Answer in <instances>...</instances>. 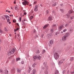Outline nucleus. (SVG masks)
Instances as JSON below:
<instances>
[{
	"instance_id": "obj_18",
	"label": "nucleus",
	"mask_w": 74,
	"mask_h": 74,
	"mask_svg": "<svg viewBox=\"0 0 74 74\" xmlns=\"http://www.w3.org/2000/svg\"><path fill=\"white\" fill-rule=\"evenodd\" d=\"M59 73V71L57 70H56L55 71L54 74H58Z\"/></svg>"
},
{
	"instance_id": "obj_11",
	"label": "nucleus",
	"mask_w": 74,
	"mask_h": 74,
	"mask_svg": "<svg viewBox=\"0 0 74 74\" xmlns=\"http://www.w3.org/2000/svg\"><path fill=\"white\" fill-rule=\"evenodd\" d=\"M51 36H52V34H49L47 35V37H48V38H50Z\"/></svg>"
},
{
	"instance_id": "obj_62",
	"label": "nucleus",
	"mask_w": 74,
	"mask_h": 74,
	"mask_svg": "<svg viewBox=\"0 0 74 74\" xmlns=\"http://www.w3.org/2000/svg\"><path fill=\"white\" fill-rule=\"evenodd\" d=\"M42 69H43V70L45 69V68H44V67H43L42 68Z\"/></svg>"
},
{
	"instance_id": "obj_14",
	"label": "nucleus",
	"mask_w": 74,
	"mask_h": 74,
	"mask_svg": "<svg viewBox=\"0 0 74 74\" xmlns=\"http://www.w3.org/2000/svg\"><path fill=\"white\" fill-rule=\"evenodd\" d=\"M41 57L40 56H37V59L38 60H40L41 59Z\"/></svg>"
},
{
	"instance_id": "obj_23",
	"label": "nucleus",
	"mask_w": 74,
	"mask_h": 74,
	"mask_svg": "<svg viewBox=\"0 0 74 74\" xmlns=\"http://www.w3.org/2000/svg\"><path fill=\"white\" fill-rule=\"evenodd\" d=\"M66 16H67L68 18H69V17H70V14H66Z\"/></svg>"
},
{
	"instance_id": "obj_53",
	"label": "nucleus",
	"mask_w": 74,
	"mask_h": 74,
	"mask_svg": "<svg viewBox=\"0 0 74 74\" xmlns=\"http://www.w3.org/2000/svg\"><path fill=\"white\" fill-rule=\"evenodd\" d=\"M53 27H56V25L55 24H53Z\"/></svg>"
},
{
	"instance_id": "obj_54",
	"label": "nucleus",
	"mask_w": 74,
	"mask_h": 74,
	"mask_svg": "<svg viewBox=\"0 0 74 74\" xmlns=\"http://www.w3.org/2000/svg\"><path fill=\"white\" fill-rule=\"evenodd\" d=\"M71 74H74V71L73 72H71Z\"/></svg>"
},
{
	"instance_id": "obj_22",
	"label": "nucleus",
	"mask_w": 74,
	"mask_h": 74,
	"mask_svg": "<svg viewBox=\"0 0 74 74\" xmlns=\"http://www.w3.org/2000/svg\"><path fill=\"white\" fill-rule=\"evenodd\" d=\"M63 28V25H62L60 26L59 27L60 29H61L62 28Z\"/></svg>"
},
{
	"instance_id": "obj_30",
	"label": "nucleus",
	"mask_w": 74,
	"mask_h": 74,
	"mask_svg": "<svg viewBox=\"0 0 74 74\" xmlns=\"http://www.w3.org/2000/svg\"><path fill=\"white\" fill-rule=\"evenodd\" d=\"M37 56H36L33 57V58L34 59H37Z\"/></svg>"
},
{
	"instance_id": "obj_37",
	"label": "nucleus",
	"mask_w": 74,
	"mask_h": 74,
	"mask_svg": "<svg viewBox=\"0 0 74 74\" xmlns=\"http://www.w3.org/2000/svg\"><path fill=\"white\" fill-rule=\"evenodd\" d=\"M66 31H67V29H65L63 30V32H66Z\"/></svg>"
},
{
	"instance_id": "obj_31",
	"label": "nucleus",
	"mask_w": 74,
	"mask_h": 74,
	"mask_svg": "<svg viewBox=\"0 0 74 74\" xmlns=\"http://www.w3.org/2000/svg\"><path fill=\"white\" fill-rule=\"evenodd\" d=\"M69 26V24H66L64 25L65 27H67Z\"/></svg>"
},
{
	"instance_id": "obj_12",
	"label": "nucleus",
	"mask_w": 74,
	"mask_h": 74,
	"mask_svg": "<svg viewBox=\"0 0 74 74\" xmlns=\"http://www.w3.org/2000/svg\"><path fill=\"white\" fill-rule=\"evenodd\" d=\"M3 16H5L6 19H10V18L9 17V16L7 15H3Z\"/></svg>"
},
{
	"instance_id": "obj_32",
	"label": "nucleus",
	"mask_w": 74,
	"mask_h": 74,
	"mask_svg": "<svg viewBox=\"0 0 74 74\" xmlns=\"http://www.w3.org/2000/svg\"><path fill=\"white\" fill-rule=\"evenodd\" d=\"M73 60H74V58L73 57L71 58L70 60L71 61H73Z\"/></svg>"
},
{
	"instance_id": "obj_60",
	"label": "nucleus",
	"mask_w": 74,
	"mask_h": 74,
	"mask_svg": "<svg viewBox=\"0 0 74 74\" xmlns=\"http://www.w3.org/2000/svg\"><path fill=\"white\" fill-rule=\"evenodd\" d=\"M16 24L18 26H19V24L18 23H17Z\"/></svg>"
},
{
	"instance_id": "obj_47",
	"label": "nucleus",
	"mask_w": 74,
	"mask_h": 74,
	"mask_svg": "<svg viewBox=\"0 0 74 74\" xmlns=\"http://www.w3.org/2000/svg\"><path fill=\"white\" fill-rule=\"evenodd\" d=\"M7 22H9L10 21V19H7Z\"/></svg>"
},
{
	"instance_id": "obj_27",
	"label": "nucleus",
	"mask_w": 74,
	"mask_h": 74,
	"mask_svg": "<svg viewBox=\"0 0 74 74\" xmlns=\"http://www.w3.org/2000/svg\"><path fill=\"white\" fill-rule=\"evenodd\" d=\"M70 12H69V14H72V13H73V12H74V11L73 10H70Z\"/></svg>"
},
{
	"instance_id": "obj_50",
	"label": "nucleus",
	"mask_w": 74,
	"mask_h": 74,
	"mask_svg": "<svg viewBox=\"0 0 74 74\" xmlns=\"http://www.w3.org/2000/svg\"><path fill=\"white\" fill-rule=\"evenodd\" d=\"M21 64H23L24 63V61H21Z\"/></svg>"
},
{
	"instance_id": "obj_35",
	"label": "nucleus",
	"mask_w": 74,
	"mask_h": 74,
	"mask_svg": "<svg viewBox=\"0 0 74 74\" xmlns=\"http://www.w3.org/2000/svg\"><path fill=\"white\" fill-rule=\"evenodd\" d=\"M33 16H31L30 17V19H32L33 18Z\"/></svg>"
},
{
	"instance_id": "obj_15",
	"label": "nucleus",
	"mask_w": 74,
	"mask_h": 74,
	"mask_svg": "<svg viewBox=\"0 0 74 74\" xmlns=\"http://www.w3.org/2000/svg\"><path fill=\"white\" fill-rule=\"evenodd\" d=\"M4 73H5V74H8V71L7 70H5Z\"/></svg>"
},
{
	"instance_id": "obj_10",
	"label": "nucleus",
	"mask_w": 74,
	"mask_h": 74,
	"mask_svg": "<svg viewBox=\"0 0 74 74\" xmlns=\"http://www.w3.org/2000/svg\"><path fill=\"white\" fill-rule=\"evenodd\" d=\"M49 44L51 45H49V46H50V47L51 46V45H52V44H53V40H50L49 41Z\"/></svg>"
},
{
	"instance_id": "obj_42",
	"label": "nucleus",
	"mask_w": 74,
	"mask_h": 74,
	"mask_svg": "<svg viewBox=\"0 0 74 74\" xmlns=\"http://www.w3.org/2000/svg\"><path fill=\"white\" fill-rule=\"evenodd\" d=\"M19 18V20L21 22V21L22 18L21 17H20Z\"/></svg>"
},
{
	"instance_id": "obj_13",
	"label": "nucleus",
	"mask_w": 74,
	"mask_h": 74,
	"mask_svg": "<svg viewBox=\"0 0 74 74\" xmlns=\"http://www.w3.org/2000/svg\"><path fill=\"white\" fill-rule=\"evenodd\" d=\"M48 21H52V17L51 16H50L48 18Z\"/></svg>"
},
{
	"instance_id": "obj_44",
	"label": "nucleus",
	"mask_w": 74,
	"mask_h": 74,
	"mask_svg": "<svg viewBox=\"0 0 74 74\" xmlns=\"http://www.w3.org/2000/svg\"><path fill=\"white\" fill-rule=\"evenodd\" d=\"M65 72H66V71H65V70H64L63 71L62 73L63 74H64V73H65Z\"/></svg>"
},
{
	"instance_id": "obj_4",
	"label": "nucleus",
	"mask_w": 74,
	"mask_h": 74,
	"mask_svg": "<svg viewBox=\"0 0 74 74\" xmlns=\"http://www.w3.org/2000/svg\"><path fill=\"white\" fill-rule=\"evenodd\" d=\"M65 60V59H63L61 60H60L58 62V64H59V65H60L62 64L64 62V61Z\"/></svg>"
},
{
	"instance_id": "obj_41",
	"label": "nucleus",
	"mask_w": 74,
	"mask_h": 74,
	"mask_svg": "<svg viewBox=\"0 0 74 74\" xmlns=\"http://www.w3.org/2000/svg\"><path fill=\"white\" fill-rule=\"evenodd\" d=\"M46 13L47 14H49V11H48V10H47L46 11Z\"/></svg>"
},
{
	"instance_id": "obj_24",
	"label": "nucleus",
	"mask_w": 74,
	"mask_h": 74,
	"mask_svg": "<svg viewBox=\"0 0 74 74\" xmlns=\"http://www.w3.org/2000/svg\"><path fill=\"white\" fill-rule=\"evenodd\" d=\"M16 61H18V60H21V58H16Z\"/></svg>"
},
{
	"instance_id": "obj_38",
	"label": "nucleus",
	"mask_w": 74,
	"mask_h": 74,
	"mask_svg": "<svg viewBox=\"0 0 74 74\" xmlns=\"http://www.w3.org/2000/svg\"><path fill=\"white\" fill-rule=\"evenodd\" d=\"M18 29H19L18 28H17V29H14V32H16V31H17V30H18Z\"/></svg>"
},
{
	"instance_id": "obj_6",
	"label": "nucleus",
	"mask_w": 74,
	"mask_h": 74,
	"mask_svg": "<svg viewBox=\"0 0 74 74\" xmlns=\"http://www.w3.org/2000/svg\"><path fill=\"white\" fill-rule=\"evenodd\" d=\"M67 39V38L64 36L62 38V40L63 41H66Z\"/></svg>"
},
{
	"instance_id": "obj_16",
	"label": "nucleus",
	"mask_w": 74,
	"mask_h": 74,
	"mask_svg": "<svg viewBox=\"0 0 74 74\" xmlns=\"http://www.w3.org/2000/svg\"><path fill=\"white\" fill-rule=\"evenodd\" d=\"M48 25H49V24H47L45 25L43 27V28L44 29H45L46 28H47L48 26Z\"/></svg>"
},
{
	"instance_id": "obj_19",
	"label": "nucleus",
	"mask_w": 74,
	"mask_h": 74,
	"mask_svg": "<svg viewBox=\"0 0 74 74\" xmlns=\"http://www.w3.org/2000/svg\"><path fill=\"white\" fill-rule=\"evenodd\" d=\"M17 73H21V70H19V69H17Z\"/></svg>"
},
{
	"instance_id": "obj_55",
	"label": "nucleus",
	"mask_w": 74,
	"mask_h": 74,
	"mask_svg": "<svg viewBox=\"0 0 74 74\" xmlns=\"http://www.w3.org/2000/svg\"><path fill=\"white\" fill-rule=\"evenodd\" d=\"M16 1L15 0L14 2V4H16Z\"/></svg>"
},
{
	"instance_id": "obj_49",
	"label": "nucleus",
	"mask_w": 74,
	"mask_h": 74,
	"mask_svg": "<svg viewBox=\"0 0 74 74\" xmlns=\"http://www.w3.org/2000/svg\"><path fill=\"white\" fill-rule=\"evenodd\" d=\"M2 26V24L0 23V29H1V27Z\"/></svg>"
},
{
	"instance_id": "obj_45",
	"label": "nucleus",
	"mask_w": 74,
	"mask_h": 74,
	"mask_svg": "<svg viewBox=\"0 0 74 74\" xmlns=\"http://www.w3.org/2000/svg\"><path fill=\"white\" fill-rule=\"evenodd\" d=\"M38 35H36L35 36V38H38Z\"/></svg>"
},
{
	"instance_id": "obj_33",
	"label": "nucleus",
	"mask_w": 74,
	"mask_h": 74,
	"mask_svg": "<svg viewBox=\"0 0 74 74\" xmlns=\"http://www.w3.org/2000/svg\"><path fill=\"white\" fill-rule=\"evenodd\" d=\"M1 18H2L3 20H5V17H3V16H1Z\"/></svg>"
},
{
	"instance_id": "obj_1",
	"label": "nucleus",
	"mask_w": 74,
	"mask_h": 74,
	"mask_svg": "<svg viewBox=\"0 0 74 74\" xmlns=\"http://www.w3.org/2000/svg\"><path fill=\"white\" fill-rule=\"evenodd\" d=\"M43 64L44 66L45 67H46V69L47 70H45L44 71V73L45 74H48V66H47V62H44L43 63Z\"/></svg>"
},
{
	"instance_id": "obj_52",
	"label": "nucleus",
	"mask_w": 74,
	"mask_h": 74,
	"mask_svg": "<svg viewBox=\"0 0 74 74\" xmlns=\"http://www.w3.org/2000/svg\"><path fill=\"white\" fill-rule=\"evenodd\" d=\"M36 3H37V1H35L34 2V4H36Z\"/></svg>"
},
{
	"instance_id": "obj_25",
	"label": "nucleus",
	"mask_w": 74,
	"mask_h": 74,
	"mask_svg": "<svg viewBox=\"0 0 74 74\" xmlns=\"http://www.w3.org/2000/svg\"><path fill=\"white\" fill-rule=\"evenodd\" d=\"M40 52L39 50H37L36 51V53H40Z\"/></svg>"
},
{
	"instance_id": "obj_17",
	"label": "nucleus",
	"mask_w": 74,
	"mask_h": 74,
	"mask_svg": "<svg viewBox=\"0 0 74 74\" xmlns=\"http://www.w3.org/2000/svg\"><path fill=\"white\" fill-rule=\"evenodd\" d=\"M50 32L51 33H53V28L51 29L50 30Z\"/></svg>"
},
{
	"instance_id": "obj_51",
	"label": "nucleus",
	"mask_w": 74,
	"mask_h": 74,
	"mask_svg": "<svg viewBox=\"0 0 74 74\" xmlns=\"http://www.w3.org/2000/svg\"><path fill=\"white\" fill-rule=\"evenodd\" d=\"M74 18V17L72 16V17H71V20H73V18Z\"/></svg>"
},
{
	"instance_id": "obj_29",
	"label": "nucleus",
	"mask_w": 74,
	"mask_h": 74,
	"mask_svg": "<svg viewBox=\"0 0 74 74\" xmlns=\"http://www.w3.org/2000/svg\"><path fill=\"white\" fill-rule=\"evenodd\" d=\"M0 33L2 34L3 33V31L1 29V28L0 29Z\"/></svg>"
},
{
	"instance_id": "obj_63",
	"label": "nucleus",
	"mask_w": 74,
	"mask_h": 74,
	"mask_svg": "<svg viewBox=\"0 0 74 74\" xmlns=\"http://www.w3.org/2000/svg\"><path fill=\"white\" fill-rule=\"evenodd\" d=\"M1 43V39L0 38V44Z\"/></svg>"
},
{
	"instance_id": "obj_58",
	"label": "nucleus",
	"mask_w": 74,
	"mask_h": 74,
	"mask_svg": "<svg viewBox=\"0 0 74 74\" xmlns=\"http://www.w3.org/2000/svg\"><path fill=\"white\" fill-rule=\"evenodd\" d=\"M20 15L22 17V13H21Z\"/></svg>"
},
{
	"instance_id": "obj_36",
	"label": "nucleus",
	"mask_w": 74,
	"mask_h": 74,
	"mask_svg": "<svg viewBox=\"0 0 74 74\" xmlns=\"http://www.w3.org/2000/svg\"><path fill=\"white\" fill-rule=\"evenodd\" d=\"M0 73H3V70L2 69H0Z\"/></svg>"
},
{
	"instance_id": "obj_7",
	"label": "nucleus",
	"mask_w": 74,
	"mask_h": 74,
	"mask_svg": "<svg viewBox=\"0 0 74 74\" xmlns=\"http://www.w3.org/2000/svg\"><path fill=\"white\" fill-rule=\"evenodd\" d=\"M70 36V34L69 33H66L65 35L64 36H65L67 38H68L69 37V36Z\"/></svg>"
},
{
	"instance_id": "obj_59",
	"label": "nucleus",
	"mask_w": 74,
	"mask_h": 74,
	"mask_svg": "<svg viewBox=\"0 0 74 74\" xmlns=\"http://www.w3.org/2000/svg\"><path fill=\"white\" fill-rule=\"evenodd\" d=\"M29 70H32V68H30V67H29Z\"/></svg>"
},
{
	"instance_id": "obj_61",
	"label": "nucleus",
	"mask_w": 74,
	"mask_h": 74,
	"mask_svg": "<svg viewBox=\"0 0 74 74\" xmlns=\"http://www.w3.org/2000/svg\"><path fill=\"white\" fill-rule=\"evenodd\" d=\"M60 5H61V6H62V7L63 5L62 4H60Z\"/></svg>"
},
{
	"instance_id": "obj_21",
	"label": "nucleus",
	"mask_w": 74,
	"mask_h": 74,
	"mask_svg": "<svg viewBox=\"0 0 74 74\" xmlns=\"http://www.w3.org/2000/svg\"><path fill=\"white\" fill-rule=\"evenodd\" d=\"M36 65H37V64H36V63H34L32 65V66L33 67H34Z\"/></svg>"
},
{
	"instance_id": "obj_57",
	"label": "nucleus",
	"mask_w": 74,
	"mask_h": 74,
	"mask_svg": "<svg viewBox=\"0 0 74 74\" xmlns=\"http://www.w3.org/2000/svg\"><path fill=\"white\" fill-rule=\"evenodd\" d=\"M39 71H40V73H42V71H41V70H39Z\"/></svg>"
},
{
	"instance_id": "obj_9",
	"label": "nucleus",
	"mask_w": 74,
	"mask_h": 74,
	"mask_svg": "<svg viewBox=\"0 0 74 74\" xmlns=\"http://www.w3.org/2000/svg\"><path fill=\"white\" fill-rule=\"evenodd\" d=\"M14 9L15 10L17 11L19 10V8H18V6L17 5H16L14 6Z\"/></svg>"
},
{
	"instance_id": "obj_3",
	"label": "nucleus",
	"mask_w": 74,
	"mask_h": 74,
	"mask_svg": "<svg viewBox=\"0 0 74 74\" xmlns=\"http://www.w3.org/2000/svg\"><path fill=\"white\" fill-rule=\"evenodd\" d=\"M15 52V49H13L11 51H10L8 53V56H10L11 55H12V54H13L14 52Z\"/></svg>"
},
{
	"instance_id": "obj_48",
	"label": "nucleus",
	"mask_w": 74,
	"mask_h": 74,
	"mask_svg": "<svg viewBox=\"0 0 74 74\" xmlns=\"http://www.w3.org/2000/svg\"><path fill=\"white\" fill-rule=\"evenodd\" d=\"M56 5V3H54V4L53 5V6H55Z\"/></svg>"
},
{
	"instance_id": "obj_20",
	"label": "nucleus",
	"mask_w": 74,
	"mask_h": 74,
	"mask_svg": "<svg viewBox=\"0 0 74 74\" xmlns=\"http://www.w3.org/2000/svg\"><path fill=\"white\" fill-rule=\"evenodd\" d=\"M33 74H36V70L35 69H34L33 70Z\"/></svg>"
},
{
	"instance_id": "obj_40",
	"label": "nucleus",
	"mask_w": 74,
	"mask_h": 74,
	"mask_svg": "<svg viewBox=\"0 0 74 74\" xmlns=\"http://www.w3.org/2000/svg\"><path fill=\"white\" fill-rule=\"evenodd\" d=\"M33 33H36V29H34Z\"/></svg>"
},
{
	"instance_id": "obj_34",
	"label": "nucleus",
	"mask_w": 74,
	"mask_h": 74,
	"mask_svg": "<svg viewBox=\"0 0 74 74\" xmlns=\"http://www.w3.org/2000/svg\"><path fill=\"white\" fill-rule=\"evenodd\" d=\"M45 50H43L42 51V53L43 54V53H45Z\"/></svg>"
},
{
	"instance_id": "obj_43",
	"label": "nucleus",
	"mask_w": 74,
	"mask_h": 74,
	"mask_svg": "<svg viewBox=\"0 0 74 74\" xmlns=\"http://www.w3.org/2000/svg\"><path fill=\"white\" fill-rule=\"evenodd\" d=\"M52 65H53V66H55V63L54 62H52Z\"/></svg>"
},
{
	"instance_id": "obj_39",
	"label": "nucleus",
	"mask_w": 74,
	"mask_h": 74,
	"mask_svg": "<svg viewBox=\"0 0 74 74\" xmlns=\"http://www.w3.org/2000/svg\"><path fill=\"white\" fill-rule=\"evenodd\" d=\"M60 10L62 12H63V9H60Z\"/></svg>"
},
{
	"instance_id": "obj_26",
	"label": "nucleus",
	"mask_w": 74,
	"mask_h": 74,
	"mask_svg": "<svg viewBox=\"0 0 74 74\" xmlns=\"http://www.w3.org/2000/svg\"><path fill=\"white\" fill-rule=\"evenodd\" d=\"M4 30H5V32H8V29H7V28L6 27H5L4 28Z\"/></svg>"
},
{
	"instance_id": "obj_5",
	"label": "nucleus",
	"mask_w": 74,
	"mask_h": 74,
	"mask_svg": "<svg viewBox=\"0 0 74 74\" xmlns=\"http://www.w3.org/2000/svg\"><path fill=\"white\" fill-rule=\"evenodd\" d=\"M22 4L24 5H29V2L27 1H25L23 2Z\"/></svg>"
},
{
	"instance_id": "obj_8",
	"label": "nucleus",
	"mask_w": 74,
	"mask_h": 74,
	"mask_svg": "<svg viewBox=\"0 0 74 74\" xmlns=\"http://www.w3.org/2000/svg\"><path fill=\"white\" fill-rule=\"evenodd\" d=\"M38 8V5H35V8L34 9V11H35L36 12L37 11V10H38V9H37Z\"/></svg>"
},
{
	"instance_id": "obj_56",
	"label": "nucleus",
	"mask_w": 74,
	"mask_h": 74,
	"mask_svg": "<svg viewBox=\"0 0 74 74\" xmlns=\"http://www.w3.org/2000/svg\"><path fill=\"white\" fill-rule=\"evenodd\" d=\"M24 15H26V14H27V13H26V12H25L24 13Z\"/></svg>"
},
{
	"instance_id": "obj_46",
	"label": "nucleus",
	"mask_w": 74,
	"mask_h": 74,
	"mask_svg": "<svg viewBox=\"0 0 74 74\" xmlns=\"http://www.w3.org/2000/svg\"><path fill=\"white\" fill-rule=\"evenodd\" d=\"M13 22H14V23H15L16 22V20H14L13 21Z\"/></svg>"
},
{
	"instance_id": "obj_64",
	"label": "nucleus",
	"mask_w": 74,
	"mask_h": 74,
	"mask_svg": "<svg viewBox=\"0 0 74 74\" xmlns=\"http://www.w3.org/2000/svg\"><path fill=\"white\" fill-rule=\"evenodd\" d=\"M17 36H18V37H19V36L20 35H19V34H17Z\"/></svg>"
},
{
	"instance_id": "obj_2",
	"label": "nucleus",
	"mask_w": 74,
	"mask_h": 74,
	"mask_svg": "<svg viewBox=\"0 0 74 74\" xmlns=\"http://www.w3.org/2000/svg\"><path fill=\"white\" fill-rule=\"evenodd\" d=\"M54 57L56 60H58V58H59V52L58 51L56 52L54 55Z\"/></svg>"
},
{
	"instance_id": "obj_28",
	"label": "nucleus",
	"mask_w": 74,
	"mask_h": 74,
	"mask_svg": "<svg viewBox=\"0 0 74 74\" xmlns=\"http://www.w3.org/2000/svg\"><path fill=\"white\" fill-rule=\"evenodd\" d=\"M60 33L59 32H56L55 35H56V36H57L58 34H59Z\"/></svg>"
}]
</instances>
